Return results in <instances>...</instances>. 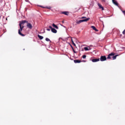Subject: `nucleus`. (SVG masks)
I'll list each match as a JSON object with an SVG mask.
<instances>
[{"mask_svg": "<svg viewBox=\"0 0 125 125\" xmlns=\"http://www.w3.org/2000/svg\"><path fill=\"white\" fill-rule=\"evenodd\" d=\"M24 23H27L28 24V21L24 20V21H20L19 26H20V29H19L18 33L20 34V36H21V37H25V35L22 34L21 32L23 31V29H24V25L23 24H24Z\"/></svg>", "mask_w": 125, "mask_h": 125, "instance_id": "f257e3e1", "label": "nucleus"}, {"mask_svg": "<svg viewBox=\"0 0 125 125\" xmlns=\"http://www.w3.org/2000/svg\"><path fill=\"white\" fill-rule=\"evenodd\" d=\"M115 53H111L110 54H109L108 55V57L107 58V59H111V58H113V60H115V59H116L117 58V56H119V55H116L115 56Z\"/></svg>", "mask_w": 125, "mask_h": 125, "instance_id": "f03ea898", "label": "nucleus"}, {"mask_svg": "<svg viewBox=\"0 0 125 125\" xmlns=\"http://www.w3.org/2000/svg\"><path fill=\"white\" fill-rule=\"evenodd\" d=\"M80 19H84V20H80L81 21V23H83V22H87L88 20H90V18H86V17H82L80 18Z\"/></svg>", "mask_w": 125, "mask_h": 125, "instance_id": "7ed1b4c3", "label": "nucleus"}, {"mask_svg": "<svg viewBox=\"0 0 125 125\" xmlns=\"http://www.w3.org/2000/svg\"><path fill=\"white\" fill-rule=\"evenodd\" d=\"M107 60V58L105 56H101L100 58V61L103 62V61H106Z\"/></svg>", "mask_w": 125, "mask_h": 125, "instance_id": "20e7f679", "label": "nucleus"}, {"mask_svg": "<svg viewBox=\"0 0 125 125\" xmlns=\"http://www.w3.org/2000/svg\"><path fill=\"white\" fill-rule=\"evenodd\" d=\"M26 26L27 28H28V29H33V25L29 22H27Z\"/></svg>", "mask_w": 125, "mask_h": 125, "instance_id": "39448f33", "label": "nucleus"}, {"mask_svg": "<svg viewBox=\"0 0 125 125\" xmlns=\"http://www.w3.org/2000/svg\"><path fill=\"white\" fill-rule=\"evenodd\" d=\"M98 5L100 9H102V10H104V7L103 6H102V5H101L100 3H98Z\"/></svg>", "mask_w": 125, "mask_h": 125, "instance_id": "423d86ee", "label": "nucleus"}, {"mask_svg": "<svg viewBox=\"0 0 125 125\" xmlns=\"http://www.w3.org/2000/svg\"><path fill=\"white\" fill-rule=\"evenodd\" d=\"M98 61H100V59H93L92 60V62H98Z\"/></svg>", "mask_w": 125, "mask_h": 125, "instance_id": "0eeeda50", "label": "nucleus"}, {"mask_svg": "<svg viewBox=\"0 0 125 125\" xmlns=\"http://www.w3.org/2000/svg\"><path fill=\"white\" fill-rule=\"evenodd\" d=\"M51 32L54 34H56V33H57V30L55 29V28H52Z\"/></svg>", "mask_w": 125, "mask_h": 125, "instance_id": "6e6552de", "label": "nucleus"}, {"mask_svg": "<svg viewBox=\"0 0 125 125\" xmlns=\"http://www.w3.org/2000/svg\"><path fill=\"white\" fill-rule=\"evenodd\" d=\"M74 63H81V62H82V61L80 60H74Z\"/></svg>", "mask_w": 125, "mask_h": 125, "instance_id": "1a4fd4ad", "label": "nucleus"}, {"mask_svg": "<svg viewBox=\"0 0 125 125\" xmlns=\"http://www.w3.org/2000/svg\"><path fill=\"white\" fill-rule=\"evenodd\" d=\"M91 27L92 28V29H93V30H94L96 32H98V30L97 29H96V27H95V26H92Z\"/></svg>", "mask_w": 125, "mask_h": 125, "instance_id": "9d476101", "label": "nucleus"}, {"mask_svg": "<svg viewBox=\"0 0 125 125\" xmlns=\"http://www.w3.org/2000/svg\"><path fill=\"white\" fill-rule=\"evenodd\" d=\"M62 14H64V15H67V16H68V15H69V12H66V11H65V12H62Z\"/></svg>", "mask_w": 125, "mask_h": 125, "instance_id": "9b49d317", "label": "nucleus"}, {"mask_svg": "<svg viewBox=\"0 0 125 125\" xmlns=\"http://www.w3.org/2000/svg\"><path fill=\"white\" fill-rule=\"evenodd\" d=\"M112 2L115 4V5H118V2H117V1H116V0H112Z\"/></svg>", "mask_w": 125, "mask_h": 125, "instance_id": "f8f14e48", "label": "nucleus"}, {"mask_svg": "<svg viewBox=\"0 0 125 125\" xmlns=\"http://www.w3.org/2000/svg\"><path fill=\"white\" fill-rule=\"evenodd\" d=\"M52 26L54 27V28H55L57 29H59L58 26H57V25H55L54 23H53Z\"/></svg>", "mask_w": 125, "mask_h": 125, "instance_id": "ddd939ff", "label": "nucleus"}, {"mask_svg": "<svg viewBox=\"0 0 125 125\" xmlns=\"http://www.w3.org/2000/svg\"><path fill=\"white\" fill-rule=\"evenodd\" d=\"M38 37L39 39H40V40H42L43 39V37H42L40 35H38Z\"/></svg>", "mask_w": 125, "mask_h": 125, "instance_id": "4468645a", "label": "nucleus"}, {"mask_svg": "<svg viewBox=\"0 0 125 125\" xmlns=\"http://www.w3.org/2000/svg\"><path fill=\"white\" fill-rule=\"evenodd\" d=\"M84 50H85V51H86L87 50H89V49H88V48L87 47H84Z\"/></svg>", "mask_w": 125, "mask_h": 125, "instance_id": "2eb2a0df", "label": "nucleus"}, {"mask_svg": "<svg viewBox=\"0 0 125 125\" xmlns=\"http://www.w3.org/2000/svg\"><path fill=\"white\" fill-rule=\"evenodd\" d=\"M45 41H46V42H51V41H50V40L49 39H48V38H46L45 39Z\"/></svg>", "mask_w": 125, "mask_h": 125, "instance_id": "dca6fc26", "label": "nucleus"}, {"mask_svg": "<svg viewBox=\"0 0 125 125\" xmlns=\"http://www.w3.org/2000/svg\"><path fill=\"white\" fill-rule=\"evenodd\" d=\"M82 58H83V59H85V58H86V55H84L82 56Z\"/></svg>", "mask_w": 125, "mask_h": 125, "instance_id": "f3484780", "label": "nucleus"}, {"mask_svg": "<svg viewBox=\"0 0 125 125\" xmlns=\"http://www.w3.org/2000/svg\"><path fill=\"white\" fill-rule=\"evenodd\" d=\"M76 23L77 24H81V23H82V22H81V20H80V21H76Z\"/></svg>", "mask_w": 125, "mask_h": 125, "instance_id": "a211bd4d", "label": "nucleus"}, {"mask_svg": "<svg viewBox=\"0 0 125 125\" xmlns=\"http://www.w3.org/2000/svg\"><path fill=\"white\" fill-rule=\"evenodd\" d=\"M49 28H50V29L51 30H52V29H53V28H52V27L51 26H49Z\"/></svg>", "mask_w": 125, "mask_h": 125, "instance_id": "6ab92c4d", "label": "nucleus"}, {"mask_svg": "<svg viewBox=\"0 0 125 125\" xmlns=\"http://www.w3.org/2000/svg\"><path fill=\"white\" fill-rule=\"evenodd\" d=\"M123 35H125V29L123 32Z\"/></svg>", "mask_w": 125, "mask_h": 125, "instance_id": "aec40b11", "label": "nucleus"}, {"mask_svg": "<svg viewBox=\"0 0 125 125\" xmlns=\"http://www.w3.org/2000/svg\"><path fill=\"white\" fill-rule=\"evenodd\" d=\"M73 51L74 53H77V52H76V51H75V49H73Z\"/></svg>", "mask_w": 125, "mask_h": 125, "instance_id": "412c9836", "label": "nucleus"}, {"mask_svg": "<svg viewBox=\"0 0 125 125\" xmlns=\"http://www.w3.org/2000/svg\"><path fill=\"white\" fill-rule=\"evenodd\" d=\"M72 44H73V45L76 46V44H75V43L74 42H72Z\"/></svg>", "mask_w": 125, "mask_h": 125, "instance_id": "4be33fe9", "label": "nucleus"}, {"mask_svg": "<svg viewBox=\"0 0 125 125\" xmlns=\"http://www.w3.org/2000/svg\"><path fill=\"white\" fill-rule=\"evenodd\" d=\"M123 12L124 14H125V11H123Z\"/></svg>", "mask_w": 125, "mask_h": 125, "instance_id": "5701e85b", "label": "nucleus"}, {"mask_svg": "<svg viewBox=\"0 0 125 125\" xmlns=\"http://www.w3.org/2000/svg\"><path fill=\"white\" fill-rule=\"evenodd\" d=\"M47 31H50V29H48V28L47 29Z\"/></svg>", "mask_w": 125, "mask_h": 125, "instance_id": "b1692460", "label": "nucleus"}, {"mask_svg": "<svg viewBox=\"0 0 125 125\" xmlns=\"http://www.w3.org/2000/svg\"><path fill=\"white\" fill-rule=\"evenodd\" d=\"M71 48H72V50H74V48L73 47V46H71Z\"/></svg>", "mask_w": 125, "mask_h": 125, "instance_id": "393cba45", "label": "nucleus"}, {"mask_svg": "<svg viewBox=\"0 0 125 125\" xmlns=\"http://www.w3.org/2000/svg\"><path fill=\"white\" fill-rule=\"evenodd\" d=\"M71 48H72V50H74V48L73 47V46H71Z\"/></svg>", "mask_w": 125, "mask_h": 125, "instance_id": "a878e982", "label": "nucleus"}, {"mask_svg": "<svg viewBox=\"0 0 125 125\" xmlns=\"http://www.w3.org/2000/svg\"><path fill=\"white\" fill-rule=\"evenodd\" d=\"M71 48H72V50H74V48L73 47V46H71Z\"/></svg>", "mask_w": 125, "mask_h": 125, "instance_id": "bb28decb", "label": "nucleus"}, {"mask_svg": "<svg viewBox=\"0 0 125 125\" xmlns=\"http://www.w3.org/2000/svg\"><path fill=\"white\" fill-rule=\"evenodd\" d=\"M72 42H74V41H73V39H71Z\"/></svg>", "mask_w": 125, "mask_h": 125, "instance_id": "cd10ccee", "label": "nucleus"}, {"mask_svg": "<svg viewBox=\"0 0 125 125\" xmlns=\"http://www.w3.org/2000/svg\"><path fill=\"white\" fill-rule=\"evenodd\" d=\"M48 9H50V7L47 8Z\"/></svg>", "mask_w": 125, "mask_h": 125, "instance_id": "c85d7f7f", "label": "nucleus"}, {"mask_svg": "<svg viewBox=\"0 0 125 125\" xmlns=\"http://www.w3.org/2000/svg\"><path fill=\"white\" fill-rule=\"evenodd\" d=\"M62 23H64V21H62Z\"/></svg>", "mask_w": 125, "mask_h": 125, "instance_id": "c756f323", "label": "nucleus"}, {"mask_svg": "<svg viewBox=\"0 0 125 125\" xmlns=\"http://www.w3.org/2000/svg\"><path fill=\"white\" fill-rule=\"evenodd\" d=\"M103 1H104V0H103Z\"/></svg>", "mask_w": 125, "mask_h": 125, "instance_id": "7c9ffc66", "label": "nucleus"}]
</instances>
